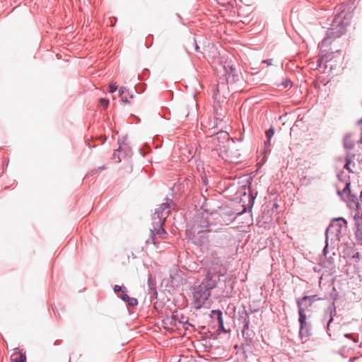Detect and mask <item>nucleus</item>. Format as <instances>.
Returning <instances> with one entry per match:
<instances>
[{"mask_svg": "<svg viewBox=\"0 0 362 362\" xmlns=\"http://www.w3.org/2000/svg\"><path fill=\"white\" fill-rule=\"evenodd\" d=\"M114 290H115V292H118V291H120L122 292V291H124L122 289V288L121 286H118V285H116L115 286Z\"/></svg>", "mask_w": 362, "mask_h": 362, "instance_id": "6ab92c4d", "label": "nucleus"}, {"mask_svg": "<svg viewBox=\"0 0 362 362\" xmlns=\"http://www.w3.org/2000/svg\"><path fill=\"white\" fill-rule=\"evenodd\" d=\"M26 357L22 353L17 351L13 353L11 356V362H25Z\"/></svg>", "mask_w": 362, "mask_h": 362, "instance_id": "1a4fd4ad", "label": "nucleus"}, {"mask_svg": "<svg viewBox=\"0 0 362 362\" xmlns=\"http://www.w3.org/2000/svg\"><path fill=\"white\" fill-rule=\"evenodd\" d=\"M117 89V86L115 83H111L110 85V92L113 93Z\"/></svg>", "mask_w": 362, "mask_h": 362, "instance_id": "f3484780", "label": "nucleus"}, {"mask_svg": "<svg viewBox=\"0 0 362 362\" xmlns=\"http://www.w3.org/2000/svg\"><path fill=\"white\" fill-rule=\"evenodd\" d=\"M274 134V131L272 128H270L269 129H268L266 132V136H267V139H269V140L271 139V138L273 136Z\"/></svg>", "mask_w": 362, "mask_h": 362, "instance_id": "f8f14e48", "label": "nucleus"}, {"mask_svg": "<svg viewBox=\"0 0 362 362\" xmlns=\"http://www.w3.org/2000/svg\"><path fill=\"white\" fill-rule=\"evenodd\" d=\"M100 103L102 106H103L105 108H106L109 104V100L107 99H105V98H100Z\"/></svg>", "mask_w": 362, "mask_h": 362, "instance_id": "ddd939ff", "label": "nucleus"}, {"mask_svg": "<svg viewBox=\"0 0 362 362\" xmlns=\"http://www.w3.org/2000/svg\"><path fill=\"white\" fill-rule=\"evenodd\" d=\"M123 88H121L119 89V94H120V95H122V94L123 93Z\"/></svg>", "mask_w": 362, "mask_h": 362, "instance_id": "393cba45", "label": "nucleus"}, {"mask_svg": "<svg viewBox=\"0 0 362 362\" xmlns=\"http://www.w3.org/2000/svg\"><path fill=\"white\" fill-rule=\"evenodd\" d=\"M211 314H212L213 317H216L218 325H219V328L226 332V331L224 330V327H223V317H222V312L219 310H212Z\"/></svg>", "mask_w": 362, "mask_h": 362, "instance_id": "6e6552de", "label": "nucleus"}, {"mask_svg": "<svg viewBox=\"0 0 362 362\" xmlns=\"http://www.w3.org/2000/svg\"><path fill=\"white\" fill-rule=\"evenodd\" d=\"M121 298L124 300V301H126V302H128L129 299V296L125 293L124 291H122V293L120 296Z\"/></svg>", "mask_w": 362, "mask_h": 362, "instance_id": "4468645a", "label": "nucleus"}, {"mask_svg": "<svg viewBox=\"0 0 362 362\" xmlns=\"http://www.w3.org/2000/svg\"><path fill=\"white\" fill-rule=\"evenodd\" d=\"M356 237L358 243L362 245V229L356 230Z\"/></svg>", "mask_w": 362, "mask_h": 362, "instance_id": "9b49d317", "label": "nucleus"}, {"mask_svg": "<svg viewBox=\"0 0 362 362\" xmlns=\"http://www.w3.org/2000/svg\"><path fill=\"white\" fill-rule=\"evenodd\" d=\"M342 227L346 228V221L342 218H339L334 221L327 231L335 229L336 232L338 233L341 232V228Z\"/></svg>", "mask_w": 362, "mask_h": 362, "instance_id": "423d86ee", "label": "nucleus"}, {"mask_svg": "<svg viewBox=\"0 0 362 362\" xmlns=\"http://www.w3.org/2000/svg\"><path fill=\"white\" fill-rule=\"evenodd\" d=\"M249 329V322H247L245 323V326H244V329L243 330V332H244V331H245V329Z\"/></svg>", "mask_w": 362, "mask_h": 362, "instance_id": "4be33fe9", "label": "nucleus"}, {"mask_svg": "<svg viewBox=\"0 0 362 362\" xmlns=\"http://www.w3.org/2000/svg\"><path fill=\"white\" fill-rule=\"evenodd\" d=\"M360 198H361V201L362 202V191H361V197H360Z\"/></svg>", "mask_w": 362, "mask_h": 362, "instance_id": "a878e982", "label": "nucleus"}, {"mask_svg": "<svg viewBox=\"0 0 362 362\" xmlns=\"http://www.w3.org/2000/svg\"><path fill=\"white\" fill-rule=\"evenodd\" d=\"M128 303L130 305H136L138 303L137 299L134 298H129Z\"/></svg>", "mask_w": 362, "mask_h": 362, "instance_id": "dca6fc26", "label": "nucleus"}, {"mask_svg": "<svg viewBox=\"0 0 362 362\" xmlns=\"http://www.w3.org/2000/svg\"><path fill=\"white\" fill-rule=\"evenodd\" d=\"M283 86L285 87V88H288V87H290L291 86V82L290 80L288 79H286L284 82H283Z\"/></svg>", "mask_w": 362, "mask_h": 362, "instance_id": "a211bd4d", "label": "nucleus"}, {"mask_svg": "<svg viewBox=\"0 0 362 362\" xmlns=\"http://www.w3.org/2000/svg\"><path fill=\"white\" fill-rule=\"evenodd\" d=\"M357 136L353 132L347 133L344 139V147L347 149H352L356 141Z\"/></svg>", "mask_w": 362, "mask_h": 362, "instance_id": "39448f33", "label": "nucleus"}, {"mask_svg": "<svg viewBox=\"0 0 362 362\" xmlns=\"http://www.w3.org/2000/svg\"><path fill=\"white\" fill-rule=\"evenodd\" d=\"M265 145L266 146H267V145L269 146L270 145V140H269V139H267V141H265Z\"/></svg>", "mask_w": 362, "mask_h": 362, "instance_id": "b1692460", "label": "nucleus"}, {"mask_svg": "<svg viewBox=\"0 0 362 362\" xmlns=\"http://www.w3.org/2000/svg\"><path fill=\"white\" fill-rule=\"evenodd\" d=\"M308 299L309 298H302L301 299L297 301V304L298 306L299 322L300 325V329H303L306 325V315L305 313V308H303V304L305 301Z\"/></svg>", "mask_w": 362, "mask_h": 362, "instance_id": "7ed1b4c3", "label": "nucleus"}, {"mask_svg": "<svg viewBox=\"0 0 362 362\" xmlns=\"http://www.w3.org/2000/svg\"><path fill=\"white\" fill-rule=\"evenodd\" d=\"M122 102L124 103H129V100L127 98H123L122 99Z\"/></svg>", "mask_w": 362, "mask_h": 362, "instance_id": "5701e85b", "label": "nucleus"}, {"mask_svg": "<svg viewBox=\"0 0 362 362\" xmlns=\"http://www.w3.org/2000/svg\"><path fill=\"white\" fill-rule=\"evenodd\" d=\"M159 224H160L159 228H158V229L155 228L154 230H151L152 241L154 245L156 243V235H159L160 238H163V236L166 233L165 230L162 227L163 223H160V221H159Z\"/></svg>", "mask_w": 362, "mask_h": 362, "instance_id": "0eeeda50", "label": "nucleus"}, {"mask_svg": "<svg viewBox=\"0 0 362 362\" xmlns=\"http://www.w3.org/2000/svg\"><path fill=\"white\" fill-rule=\"evenodd\" d=\"M351 164V161L349 159H346V163L344 165V168H346L347 170L351 172L352 170L350 168V165Z\"/></svg>", "mask_w": 362, "mask_h": 362, "instance_id": "2eb2a0df", "label": "nucleus"}, {"mask_svg": "<svg viewBox=\"0 0 362 362\" xmlns=\"http://www.w3.org/2000/svg\"><path fill=\"white\" fill-rule=\"evenodd\" d=\"M356 209L353 211L354 219L355 221V225L356 230L362 229V209L360 207L358 203L356 204Z\"/></svg>", "mask_w": 362, "mask_h": 362, "instance_id": "20e7f679", "label": "nucleus"}, {"mask_svg": "<svg viewBox=\"0 0 362 362\" xmlns=\"http://www.w3.org/2000/svg\"><path fill=\"white\" fill-rule=\"evenodd\" d=\"M239 1H240V2H243V0H239Z\"/></svg>", "mask_w": 362, "mask_h": 362, "instance_id": "bb28decb", "label": "nucleus"}, {"mask_svg": "<svg viewBox=\"0 0 362 362\" xmlns=\"http://www.w3.org/2000/svg\"><path fill=\"white\" fill-rule=\"evenodd\" d=\"M303 298H309V299L305 300L303 304V308H305V310L312 305L313 301L320 299V298H317L316 295L310 296H304Z\"/></svg>", "mask_w": 362, "mask_h": 362, "instance_id": "9d476101", "label": "nucleus"}, {"mask_svg": "<svg viewBox=\"0 0 362 362\" xmlns=\"http://www.w3.org/2000/svg\"><path fill=\"white\" fill-rule=\"evenodd\" d=\"M214 286V283L211 280L203 281L194 288L193 293V304L196 309H199L205 303L210 296V289Z\"/></svg>", "mask_w": 362, "mask_h": 362, "instance_id": "f257e3e1", "label": "nucleus"}, {"mask_svg": "<svg viewBox=\"0 0 362 362\" xmlns=\"http://www.w3.org/2000/svg\"><path fill=\"white\" fill-rule=\"evenodd\" d=\"M360 123L362 124V119L360 120ZM361 136L359 140V144L361 146V148H362V127H361Z\"/></svg>", "mask_w": 362, "mask_h": 362, "instance_id": "412c9836", "label": "nucleus"}, {"mask_svg": "<svg viewBox=\"0 0 362 362\" xmlns=\"http://www.w3.org/2000/svg\"><path fill=\"white\" fill-rule=\"evenodd\" d=\"M221 134L223 135V139H225L226 140L229 139V136L226 132H221Z\"/></svg>", "mask_w": 362, "mask_h": 362, "instance_id": "aec40b11", "label": "nucleus"}, {"mask_svg": "<svg viewBox=\"0 0 362 362\" xmlns=\"http://www.w3.org/2000/svg\"><path fill=\"white\" fill-rule=\"evenodd\" d=\"M221 155L223 158L230 163H238L240 162V153L239 149L233 144H228L224 146V150L221 151Z\"/></svg>", "mask_w": 362, "mask_h": 362, "instance_id": "f03ea898", "label": "nucleus"}]
</instances>
